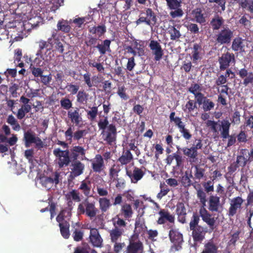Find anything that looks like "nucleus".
<instances>
[{"label": "nucleus", "mask_w": 253, "mask_h": 253, "mask_svg": "<svg viewBox=\"0 0 253 253\" xmlns=\"http://www.w3.org/2000/svg\"><path fill=\"white\" fill-rule=\"evenodd\" d=\"M244 200L240 196L235 197L230 200V207L228 211V215L229 217L234 216L238 211L242 208Z\"/></svg>", "instance_id": "nucleus-7"}, {"label": "nucleus", "mask_w": 253, "mask_h": 253, "mask_svg": "<svg viewBox=\"0 0 253 253\" xmlns=\"http://www.w3.org/2000/svg\"><path fill=\"white\" fill-rule=\"evenodd\" d=\"M220 197L216 195H211L209 199V210L211 212H217L220 207Z\"/></svg>", "instance_id": "nucleus-22"}, {"label": "nucleus", "mask_w": 253, "mask_h": 253, "mask_svg": "<svg viewBox=\"0 0 253 253\" xmlns=\"http://www.w3.org/2000/svg\"><path fill=\"white\" fill-rule=\"evenodd\" d=\"M79 189L82 191L84 196L86 197L90 196L91 185L89 182L87 183L84 181H83L81 182Z\"/></svg>", "instance_id": "nucleus-45"}, {"label": "nucleus", "mask_w": 253, "mask_h": 253, "mask_svg": "<svg viewBox=\"0 0 253 253\" xmlns=\"http://www.w3.org/2000/svg\"><path fill=\"white\" fill-rule=\"evenodd\" d=\"M144 219L141 218H137L135 222V232L137 234L145 231L147 229Z\"/></svg>", "instance_id": "nucleus-31"}, {"label": "nucleus", "mask_w": 253, "mask_h": 253, "mask_svg": "<svg viewBox=\"0 0 253 253\" xmlns=\"http://www.w3.org/2000/svg\"><path fill=\"white\" fill-rule=\"evenodd\" d=\"M158 214L160 215V217L158 218L157 221L158 224H164L167 221H168L170 223H174V216L171 214L168 210L161 209L159 211Z\"/></svg>", "instance_id": "nucleus-12"}, {"label": "nucleus", "mask_w": 253, "mask_h": 253, "mask_svg": "<svg viewBox=\"0 0 253 253\" xmlns=\"http://www.w3.org/2000/svg\"><path fill=\"white\" fill-rule=\"evenodd\" d=\"M88 96V94L84 91H80L78 92L77 96V101L80 103H84L87 100Z\"/></svg>", "instance_id": "nucleus-58"}, {"label": "nucleus", "mask_w": 253, "mask_h": 253, "mask_svg": "<svg viewBox=\"0 0 253 253\" xmlns=\"http://www.w3.org/2000/svg\"><path fill=\"white\" fill-rule=\"evenodd\" d=\"M102 139L109 145H112L116 141L117 129L113 124L109 125L106 130L102 131Z\"/></svg>", "instance_id": "nucleus-6"}, {"label": "nucleus", "mask_w": 253, "mask_h": 253, "mask_svg": "<svg viewBox=\"0 0 253 253\" xmlns=\"http://www.w3.org/2000/svg\"><path fill=\"white\" fill-rule=\"evenodd\" d=\"M90 241L94 247H101L103 239L99 234L98 230L96 228H91L90 230Z\"/></svg>", "instance_id": "nucleus-19"}, {"label": "nucleus", "mask_w": 253, "mask_h": 253, "mask_svg": "<svg viewBox=\"0 0 253 253\" xmlns=\"http://www.w3.org/2000/svg\"><path fill=\"white\" fill-rule=\"evenodd\" d=\"M239 5L243 9H246L251 13L253 14V0H238Z\"/></svg>", "instance_id": "nucleus-40"}, {"label": "nucleus", "mask_w": 253, "mask_h": 253, "mask_svg": "<svg viewBox=\"0 0 253 253\" xmlns=\"http://www.w3.org/2000/svg\"><path fill=\"white\" fill-rule=\"evenodd\" d=\"M195 171L194 173V178L200 180L204 177L205 175V169L200 168L198 166H195Z\"/></svg>", "instance_id": "nucleus-51"}, {"label": "nucleus", "mask_w": 253, "mask_h": 253, "mask_svg": "<svg viewBox=\"0 0 253 253\" xmlns=\"http://www.w3.org/2000/svg\"><path fill=\"white\" fill-rule=\"evenodd\" d=\"M202 87L197 84H192L188 88V91L194 95L195 98L199 104H202L204 96L202 93Z\"/></svg>", "instance_id": "nucleus-16"}, {"label": "nucleus", "mask_w": 253, "mask_h": 253, "mask_svg": "<svg viewBox=\"0 0 253 253\" xmlns=\"http://www.w3.org/2000/svg\"><path fill=\"white\" fill-rule=\"evenodd\" d=\"M191 15L192 16V20L200 24L205 23L206 21V18L202 13V10L200 8H197L192 10Z\"/></svg>", "instance_id": "nucleus-24"}, {"label": "nucleus", "mask_w": 253, "mask_h": 253, "mask_svg": "<svg viewBox=\"0 0 253 253\" xmlns=\"http://www.w3.org/2000/svg\"><path fill=\"white\" fill-rule=\"evenodd\" d=\"M68 117L71 119V122L76 126H79L82 121L81 117L79 114V112H68Z\"/></svg>", "instance_id": "nucleus-44"}, {"label": "nucleus", "mask_w": 253, "mask_h": 253, "mask_svg": "<svg viewBox=\"0 0 253 253\" xmlns=\"http://www.w3.org/2000/svg\"><path fill=\"white\" fill-rule=\"evenodd\" d=\"M244 46V41L241 38H236L232 42V48L234 51H243Z\"/></svg>", "instance_id": "nucleus-37"}, {"label": "nucleus", "mask_w": 253, "mask_h": 253, "mask_svg": "<svg viewBox=\"0 0 253 253\" xmlns=\"http://www.w3.org/2000/svg\"><path fill=\"white\" fill-rule=\"evenodd\" d=\"M133 159V156L129 150L124 152L122 156L118 159V161L122 165H126L130 162Z\"/></svg>", "instance_id": "nucleus-33"}, {"label": "nucleus", "mask_w": 253, "mask_h": 253, "mask_svg": "<svg viewBox=\"0 0 253 253\" xmlns=\"http://www.w3.org/2000/svg\"><path fill=\"white\" fill-rule=\"evenodd\" d=\"M126 174L130 178L132 183H136L143 177L144 172L141 169L135 167L133 172L127 170Z\"/></svg>", "instance_id": "nucleus-21"}, {"label": "nucleus", "mask_w": 253, "mask_h": 253, "mask_svg": "<svg viewBox=\"0 0 253 253\" xmlns=\"http://www.w3.org/2000/svg\"><path fill=\"white\" fill-rule=\"evenodd\" d=\"M90 161L93 171L95 172L100 173L105 167L103 158L100 154L96 155Z\"/></svg>", "instance_id": "nucleus-15"}, {"label": "nucleus", "mask_w": 253, "mask_h": 253, "mask_svg": "<svg viewBox=\"0 0 253 253\" xmlns=\"http://www.w3.org/2000/svg\"><path fill=\"white\" fill-rule=\"evenodd\" d=\"M202 103L203 104V109L205 111H210L214 108V104L210 99H206L205 97Z\"/></svg>", "instance_id": "nucleus-54"}, {"label": "nucleus", "mask_w": 253, "mask_h": 253, "mask_svg": "<svg viewBox=\"0 0 253 253\" xmlns=\"http://www.w3.org/2000/svg\"><path fill=\"white\" fill-rule=\"evenodd\" d=\"M61 106L66 110L69 109L72 107V102L68 98H63L60 100Z\"/></svg>", "instance_id": "nucleus-64"}, {"label": "nucleus", "mask_w": 253, "mask_h": 253, "mask_svg": "<svg viewBox=\"0 0 253 253\" xmlns=\"http://www.w3.org/2000/svg\"><path fill=\"white\" fill-rule=\"evenodd\" d=\"M36 138L35 134L32 132L29 131L25 132L24 135V140L26 147H30L32 143H34Z\"/></svg>", "instance_id": "nucleus-39"}, {"label": "nucleus", "mask_w": 253, "mask_h": 253, "mask_svg": "<svg viewBox=\"0 0 253 253\" xmlns=\"http://www.w3.org/2000/svg\"><path fill=\"white\" fill-rule=\"evenodd\" d=\"M207 126L210 127V130L213 133H218L219 130L222 128L221 125L213 121L208 120L206 122Z\"/></svg>", "instance_id": "nucleus-46"}, {"label": "nucleus", "mask_w": 253, "mask_h": 253, "mask_svg": "<svg viewBox=\"0 0 253 253\" xmlns=\"http://www.w3.org/2000/svg\"><path fill=\"white\" fill-rule=\"evenodd\" d=\"M99 209L102 213L106 212L112 206L110 200L106 197L98 199Z\"/></svg>", "instance_id": "nucleus-28"}, {"label": "nucleus", "mask_w": 253, "mask_h": 253, "mask_svg": "<svg viewBox=\"0 0 253 253\" xmlns=\"http://www.w3.org/2000/svg\"><path fill=\"white\" fill-rule=\"evenodd\" d=\"M60 231L62 236L66 239L69 238L70 234L69 231L70 223L67 221H63V224H59Z\"/></svg>", "instance_id": "nucleus-30"}, {"label": "nucleus", "mask_w": 253, "mask_h": 253, "mask_svg": "<svg viewBox=\"0 0 253 253\" xmlns=\"http://www.w3.org/2000/svg\"><path fill=\"white\" fill-rule=\"evenodd\" d=\"M70 22L67 20H59L57 24V30L64 33H68L71 29Z\"/></svg>", "instance_id": "nucleus-38"}, {"label": "nucleus", "mask_w": 253, "mask_h": 253, "mask_svg": "<svg viewBox=\"0 0 253 253\" xmlns=\"http://www.w3.org/2000/svg\"><path fill=\"white\" fill-rule=\"evenodd\" d=\"M160 188L161 190L157 194V198L160 200L168 193L169 191V189L167 185L165 184V183H161L160 185Z\"/></svg>", "instance_id": "nucleus-50"}, {"label": "nucleus", "mask_w": 253, "mask_h": 253, "mask_svg": "<svg viewBox=\"0 0 253 253\" xmlns=\"http://www.w3.org/2000/svg\"><path fill=\"white\" fill-rule=\"evenodd\" d=\"M202 146L201 140L196 139L191 147H184L181 149L183 155L191 165L197 164L199 162V154L198 150L201 149Z\"/></svg>", "instance_id": "nucleus-1"}, {"label": "nucleus", "mask_w": 253, "mask_h": 253, "mask_svg": "<svg viewBox=\"0 0 253 253\" xmlns=\"http://www.w3.org/2000/svg\"><path fill=\"white\" fill-rule=\"evenodd\" d=\"M70 157L72 159V161L78 160V158H79L80 155L84 156L85 154V149L83 147L80 146H73L70 149Z\"/></svg>", "instance_id": "nucleus-25"}, {"label": "nucleus", "mask_w": 253, "mask_h": 253, "mask_svg": "<svg viewBox=\"0 0 253 253\" xmlns=\"http://www.w3.org/2000/svg\"><path fill=\"white\" fill-rule=\"evenodd\" d=\"M200 214L199 215L197 212H194L193 213L189 223V228L190 230L200 226L199 225L200 220Z\"/></svg>", "instance_id": "nucleus-43"}, {"label": "nucleus", "mask_w": 253, "mask_h": 253, "mask_svg": "<svg viewBox=\"0 0 253 253\" xmlns=\"http://www.w3.org/2000/svg\"><path fill=\"white\" fill-rule=\"evenodd\" d=\"M145 18L149 22V25H154L156 22V17L154 12L150 8H147L145 13Z\"/></svg>", "instance_id": "nucleus-41"}, {"label": "nucleus", "mask_w": 253, "mask_h": 253, "mask_svg": "<svg viewBox=\"0 0 253 253\" xmlns=\"http://www.w3.org/2000/svg\"><path fill=\"white\" fill-rule=\"evenodd\" d=\"M187 210L184 204L178 202L176 205L175 213L177 216V220L182 224L186 222Z\"/></svg>", "instance_id": "nucleus-14"}, {"label": "nucleus", "mask_w": 253, "mask_h": 253, "mask_svg": "<svg viewBox=\"0 0 253 253\" xmlns=\"http://www.w3.org/2000/svg\"><path fill=\"white\" fill-rule=\"evenodd\" d=\"M169 236L170 242L173 244L171 247L172 251H178L182 248L181 245L183 242V235L178 229L170 227L169 232Z\"/></svg>", "instance_id": "nucleus-4"}, {"label": "nucleus", "mask_w": 253, "mask_h": 253, "mask_svg": "<svg viewBox=\"0 0 253 253\" xmlns=\"http://www.w3.org/2000/svg\"><path fill=\"white\" fill-rule=\"evenodd\" d=\"M53 154L56 158L57 164L59 168L68 166L72 162L68 149L62 150L60 148L54 149Z\"/></svg>", "instance_id": "nucleus-3"}, {"label": "nucleus", "mask_w": 253, "mask_h": 253, "mask_svg": "<svg viewBox=\"0 0 253 253\" xmlns=\"http://www.w3.org/2000/svg\"><path fill=\"white\" fill-rule=\"evenodd\" d=\"M124 233V230L113 228L109 232L112 242H117Z\"/></svg>", "instance_id": "nucleus-34"}, {"label": "nucleus", "mask_w": 253, "mask_h": 253, "mask_svg": "<svg viewBox=\"0 0 253 253\" xmlns=\"http://www.w3.org/2000/svg\"><path fill=\"white\" fill-rule=\"evenodd\" d=\"M224 20L221 17L218 16L213 18L211 22V24L213 30H218L223 24Z\"/></svg>", "instance_id": "nucleus-47"}, {"label": "nucleus", "mask_w": 253, "mask_h": 253, "mask_svg": "<svg viewBox=\"0 0 253 253\" xmlns=\"http://www.w3.org/2000/svg\"><path fill=\"white\" fill-rule=\"evenodd\" d=\"M66 88L68 92L71 94L74 95L77 93L79 89V86L78 85L69 84L66 86Z\"/></svg>", "instance_id": "nucleus-63"}, {"label": "nucleus", "mask_w": 253, "mask_h": 253, "mask_svg": "<svg viewBox=\"0 0 253 253\" xmlns=\"http://www.w3.org/2000/svg\"><path fill=\"white\" fill-rule=\"evenodd\" d=\"M181 183L184 187H189L193 185V183L188 176V172L186 171L185 174L181 178Z\"/></svg>", "instance_id": "nucleus-59"}, {"label": "nucleus", "mask_w": 253, "mask_h": 253, "mask_svg": "<svg viewBox=\"0 0 253 253\" xmlns=\"http://www.w3.org/2000/svg\"><path fill=\"white\" fill-rule=\"evenodd\" d=\"M168 7L170 9H176L181 6V0H166Z\"/></svg>", "instance_id": "nucleus-53"}, {"label": "nucleus", "mask_w": 253, "mask_h": 253, "mask_svg": "<svg viewBox=\"0 0 253 253\" xmlns=\"http://www.w3.org/2000/svg\"><path fill=\"white\" fill-rule=\"evenodd\" d=\"M234 55L232 53L227 52L223 54L219 59L220 68L221 70L226 69L231 62H234Z\"/></svg>", "instance_id": "nucleus-20"}, {"label": "nucleus", "mask_w": 253, "mask_h": 253, "mask_svg": "<svg viewBox=\"0 0 253 253\" xmlns=\"http://www.w3.org/2000/svg\"><path fill=\"white\" fill-rule=\"evenodd\" d=\"M149 47L155 56V60L159 61L163 55V51L160 43L156 41L152 40L149 43Z\"/></svg>", "instance_id": "nucleus-17"}, {"label": "nucleus", "mask_w": 253, "mask_h": 253, "mask_svg": "<svg viewBox=\"0 0 253 253\" xmlns=\"http://www.w3.org/2000/svg\"><path fill=\"white\" fill-rule=\"evenodd\" d=\"M249 161V158L248 159L245 158L243 155H238L237 157L236 163L239 167H244Z\"/></svg>", "instance_id": "nucleus-57"}, {"label": "nucleus", "mask_w": 253, "mask_h": 253, "mask_svg": "<svg viewBox=\"0 0 253 253\" xmlns=\"http://www.w3.org/2000/svg\"><path fill=\"white\" fill-rule=\"evenodd\" d=\"M143 243L140 240L136 242L130 241L126 252V253H143Z\"/></svg>", "instance_id": "nucleus-18"}, {"label": "nucleus", "mask_w": 253, "mask_h": 253, "mask_svg": "<svg viewBox=\"0 0 253 253\" xmlns=\"http://www.w3.org/2000/svg\"><path fill=\"white\" fill-rule=\"evenodd\" d=\"M199 214L202 220L208 225L210 230L213 231L216 228V218L213 217L206 208L201 207L199 209Z\"/></svg>", "instance_id": "nucleus-5"}, {"label": "nucleus", "mask_w": 253, "mask_h": 253, "mask_svg": "<svg viewBox=\"0 0 253 253\" xmlns=\"http://www.w3.org/2000/svg\"><path fill=\"white\" fill-rule=\"evenodd\" d=\"M72 236L75 241L79 242L83 239V232L81 230L76 228L73 232Z\"/></svg>", "instance_id": "nucleus-61"}, {"label": "nucleus", "mask_w": 253, "mask_h": 253, "mask_svg": "<svg viewBox=\"0 0 253 253\" xmlns=\"http://www.w3.org/2000/svg\"><path fill=\"white\" fill-rule=\"evenodd\" d=\"M7 122L11 125L13 126V128L14 130H17L19 129L20 126L17 123L16 119L13 116L10 115L8 116Z\"/></svg>", "instance_id": "nucleus-60"}, {"label": "nucleus", "mask_w": 253, "mask_h": 253, "mask_svg": "<svg viewBox=\"0 0 253 253\" xmlns=\"http://www.w3.org/2000/svg\"><path fill=\"white\" fill-rule=\"evenodd\" d=\"M117 94L123 100H126L129 98L128 95L126 93V88L124 86L118 87Z\"/></svg>", "instance_id": "nucleus-55"}, {"label": "nucleus", "mask_w": 253, "mask_h": 253, "mask_svg": "<svg viewBox=\"0 0 253 253\" xmlns=\"http://www.w3.org/2000/svg\"><path fill=\"white\" fill-rule=\"evenodd\" d=\"M193 241L196 243H201L205 238L207 228L202 225L191 229Z\"/></svg>", "instance_id": "nucleus-11"}, {"label": "nucleus", "mask_w": 253, "mask_h": 253, "mask_svg": "<svg viewBox=\"0 0 253 253\" xmlns=\"http://www.w3.org/2000/svg\"><path fill=\"white\" fill-rule=\"evenodd\" d=\"M31 70L32 74L36 78L41 77L43 71L41 68L34 66H31Z\"/></svg>", "instance_id": "nucleus-62"}, {"label": "nucleus", "mask_w": 253, "mask_h": 253, "mask_svg": "<svg viewBox=\"0 0 253 253\" xmlns=\"http://www.w3.org/2000/svg\"><path fill=\"white\" fill-rule=\"evenodd\" d=\"M231 124L229 122L228 120H224L221 122V127H222V131L221 132L222 137L223 138H227V137L229 138L228 143H227V146L230 147L234 145L236 142V137L234 135H229V128Z\"/></svg>", "instance_id": "nucleus-9"}, {"label": "nucleus", "mask_w": 253, "mask_h": 253, "mask_svg": "<svg viewBox=\"0 0 253 253\" xmlns=\"http://www.w3.org/2000/svg\"><path fill=\"white\" fill-rule=\"evenodd\" d=\"M114 228L124 230L126 228L127 223L126 221L121 218L120 214L116 215L112 219Z\"/></svg>", "instance_id": "nucleus-26"}, {"label": "nucleus", "mask_w": 253, "mask_h": 253, "mask_svg": "<svg viewBox=\"0 0 253 253\" xmlns=\"http://www.w3.org/2000/svg\"><path fill=\"white\" fill-rule=\"evenodd\" d=\"M115 182V186L119 190L123 189L126 187V182L125 179L122 177H117L113 179Z\"/></svg>", "instance_id": "nucleus-48"}, {"label": "nucleus", "mask_w": 253, "mask_h": 253, "mask_svg": "<svg viewBox=\"0 0 253 253\" xmlns=\"http://www.w3.org/2000/svg\"><path fill=\"white\" fill-rule=\"evenodd\" d=\"M233 36V32L228 28H224L217 35L216 41L221 44L228 43Z\"/></svg>", "instance_id": "nucleus-10"}, {"label": "nucleus", "mask_w": 253, "mask_h": 253, "mask_svg": "<svg viewBox=\"0 0 253 253\" xmlns=\"http://www.w3.org/2000/svg\"><path fill=\"white\" fill-rule=\"evenodd\" d=\"M70 167L71 169L70 177L73 179L84 173L85 165L79 160L72 161Z\"/></svg>", "instance_id": "nucleus-8"}, {"label": "nucleus", "mask_w": 253, "mask_h": 253, "mask_svg": "<svg viewBox=\"0 0 253 253\" xmlns=\"http://www.w3.org/2000/svg\"><path fill=\"white\" fill-rule=\"evenodd\" d=\"M66 197L68 200H69L68 202V205L69 206L70 203H72L71 199L76 202H80L81 201V198L79 196V192H77L76 190H72L71 191L69 192L66 195Z\"/></svg>", "instance_id": "nucleus-42"}, {"label": "nucleus", "mask_w": 253, "mask_h": 253, "mask_svg": "<svg viewBox=\"0 0 253 253\" xmlns=\"http://www.w3.org/2000/svg\"><path fill=\"white\" fill-rule=\"evenodd\" d=\"M86 134V131L84 129L78 130L73 133L72 127L70 126L65 132V136L67 140L71 142L73 138L75 140H79Z\"/></svg>", "instance_id": "nucleus-13"}, {"label": "nucleus", "mask_w": 253, "mask_h": 253, "mask_svg": "<svg viewBox=\"0 0 253 253\" xmlns=\"http://www.w3.org/2000/svg\"><path fill=\"white\" fill-rule=\"evenodd\" d=\"M199 48L200 46L198 44H195L194 45L193 50L192 51V58L194 62H196L197 60L201 58L199 52Z\"/></svg>", "instance_id": "nucleus-56"}, {"label": "nucleus", "mask_w": 253, "mask_h": 253, "mask_svg": "<svg viewBox=\"0 0 253 253\" xmlns=\"http://www.w3.org/2000/svg\"><path fill=\"white\" fill-rule=\"evenodd\" d=\"M213 180H210L202 183L204 190L208 194L214 191V182Z\"/></svg>", "instance_id": "nucleus-49"}, {"label": "nucleus", "mask_w": 253, "mask_h": 253, "mask_svg": "<svg viewBox=\"0 0 253 253\" xmlns=\"http://www.w3.org/2000/svg\"><path fill=\"white\" fill-rule=\"evenodd\" d=\"M77 211L79 214H85L90 219H92L96 216L99 210L96 208L94 202H89L88 199H86L83 202L79 205Z\"/></svg>", "instance_id": "nucleus-2"}, {"label": "nucleus", "mask_w": 253, "mask_h": 253, "mask_svg": "<svg viewBox=\"0 0 253 253\" xmlns=\"http://www.w3.org/2000/svg\"><path fill=\"white\" fill-rule=\"evenodd\" d=\"M218 247L212 242L209 241L204 245V248L201 253H217Z\"/></svg>", "instance_id": "nucleus-32"}, {"label": "nucleus", "mask_w": 253, "mask_h": 253, "mask_svg": "<svg viewBox=\"0 0 253 253\" xmlns=\"http://www.w3.org/2000/svg\"><path fill=\"white\" fill-rule=\"evenodd\" d=\"M42 185L47 189H50L53 184V178L43 177L41 179Z\"/></svg>", "instance_id": "nucleus-52"}, {"label": "nucleus", "mask_w": 253, "mask_h": 253, "mask_svg": "<svg viewBox=\"0 0 253 253\" xmlns=\"http://www.w3.org/2000/svg\"><path fill=\"white\" fill-rule=\"evenodd\" d=\"M180 27L179 25H175L174 26L169 25L167 28V33L170 35L171 40L177 41L180 38L181 36L179 31Z\"/></svg>", "instance_id": "nucleus-23"}, {"label": "nucleus", "mask_w": 253, "mask_h": 253, "mask_svg": "<svg viewBox=\"0 0 253 253\" xmlns=\"http://www.w3.org/2000/svg\"><path fill=\"white\" fill-rule=\"evenodd\" d=\"M121 212L125 219L131 217L133 212L131 205L127 203L124 204L122 206Z\"/></svg>", "instance_id": "nucleus-27"}, {"label": "nucleus", "mask_w": 253, "mask_h": 253, "mask_svg": "<svg viewBox=\"0 0 253 253\" xmlns=\"http://www.w3.org/2000/svg\"><path fill=\"white\" fill-rule=\"evenodd\" d=\"M111 41L109 40H105L103 41V44H98L96 48L98 49L101 55H104L106 51H111L110 49Z\"/></svg>", "instance_id": "nucleus-35"}, {"label": "nucleus", "mask_w": 253, "mask_h": 253, "mask_svg": "<svg viewBox=\"0 0 253 253\" xmlns=\"http://www.w3.org/2000/svg\"><path fill=\"white\" fill-rule=\"evenodd\" d=\"M207 193L201 187L197 189V197L202 204L201 207L205 208L206 206V202L207 201Z\"/></svg>", "instance_id": "nucleus-36"}, {"label": "nucleus", "mask_w": 253, "mask_h": 253, "mask_svg": "<svg viewBox=\"0 0 253 253\" xmlns=\"http://www.w3.org/2000/svg\"><path fill=\"white\" fill-rule=\"evenodd\" d=\"M48 42L50 44V47L48 48L49 49H50L51 48L54 46L60 53H62L64 51L63 44L59 39H55V40H53L52 38H48Z\"/></svg>", "instance_id": "nucleus-29"}]
</instances>
